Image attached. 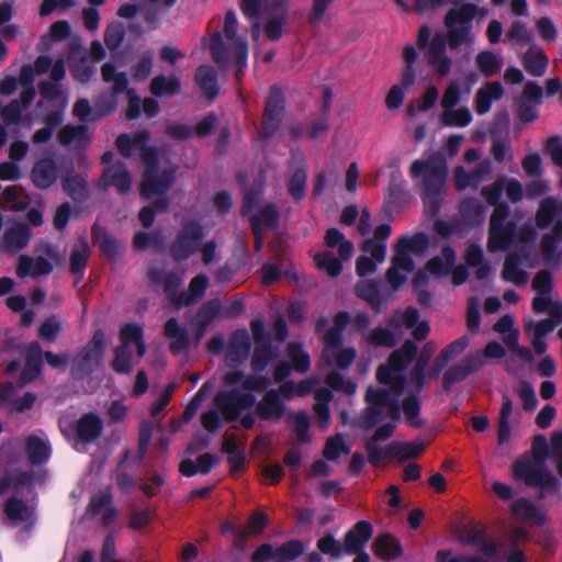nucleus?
<instances>
[{
	"label": "nucleus",
	"instance_id": "nucleus-30",
	"mask_svg": "<svg viewBox=\"0 0 562 562\" xmlns=\"http://www.w3.org/2000/svg\"><path fill=\"white\" fill-rule=\"evenodd\" d=\"M279 210L273 203H266L260 206L250 217L252 232L268 231L277 227L279 222Z\"/></svg>",
	"mask_w": 562,
	"mask_h": 562
},
{
	"label": "nucleus",
	"instance_id": "nucleus-58",
	"mask_svg": "<svg viewBox=\"0 0 562 562\" xmlns=\"http://www.w3.org/2000/svg\"><path fill=\"white\" fill-rule=\"evenodd\" d=\"M440 120L446 126L465 127L472 122L473 116L469 108L461 106L442 111Z\"/></svg>",
	"mask_w": 562,
	"mask_h": 562
},
{
	"label": "nucleus",
	"instance_id": "nucleus-37",
	"mask_svg": "<svg viewBox=\"0 0 562 562\" xmlns=\"http://www.w3.org/2000/svg\"><path fill=\"white\" fill-rule=\"evenodd\" d=\"M31 229L25 223H14L8 227L3 235V244L10 251L24 248L31 238Z\"/></svg>",
	"mask_w": 562,
	"mask_h": 562
},
{
	"label": "nucleus",
	"instance_id": "nucleus-21",
	"mask_svg": "<svg viewBox=\"0 0 562 562\" xmlns=\"http://www.w3.org/2000/svg\"><path fill=\"white\" fill-rule=\"evenodd\" d=\"M491 171L492 164L487 159L480 161L471 171H467L463 167H457L454 170L456 187L458 190L476 188Z\"/></svg>",
	"mask_w": 562,
	"mask_h": 562
},
{
	"label": "nucleus",
	"instance_id": "nucleus-63",
	"mask_svg": "<svg viewBox=\"0 0 562 562\" xmlns=\"http://www.w3.org/2000/svg\"><path fill=\"white\" fill-rule=\"evenodd\" d=\"M273 358V351L270 341H263L256 345L251 358V369L255 373L262 372Z\"/></svg>",
	"mask_w": 562,
	"mask_h": 562
},
{
	"label": "nucleus",
	"instance_id": "nucleus-14",
	"mask_svg": "<svg viewBox=\"0 0 562 562\" xmlns=\"http://www.w3.org/2000/svg\"><path fill=\"white\" fill-rule=\"evenodd\" d=\"M373 535L372 525L367 520L358 521L344 538V553L347 555L357 554L353 562H370V557L364 552L368 541Z\"/></svg>",
	"mask_w": 562,
	"mask_h": 562
},
{
	"label": "nucleus",
	"instance_id": "nucleus-36",
	"mask_svg": "<svg viewBox=\"0 0 562 562\" xmlns=\"http://www.w3.org/2000/svg\"><path fill=\"white\" fill-rule=\"evenodd\" d=\"M521 259L518 254H509L504 260L502 278L517 286L525 285L529 280V273L521 267Z\"/></svg>",
	"mask_w": 562,
	"mask_h": 562
},
{
	"label": "nucleus",
	"instance_id": "nucleus-22",
	"mask_svg": "<svg viewBox=\"0 0 562 562\" xmlns=\"http://www.w3.org/2000/svg\"><path fill=\"white\" fill-rule=\"evenodd\" d=\"M100 186H113L116 188L119 193H127L132 187V178L126 165L124 162L117 161L114 165L105 168L100 179Z\"/></svg>",
	"mask_w": 562,
	"mask_h": 562
},
{
	"label": "nucleus",
	"instance_id": "nucleus-9",
	"mask_svg": "<svg viewBox=\"0 0 562 562\" xmlns=\"http://www.w3.org/2000/svg\"><path fill=\"white\" fill-rule=\"evenodd\" d=\"M324 239L328 248L337 250L338 257H335L331 251H322L315 255V263L328 276L338 277L342 270L341 262L350 260L353 255V244L337 228L327 229Z\"/></svg>",
	"mask_w": 562,
	"mask_h": 562
},
{
	"label": "nucleus",
	"instance_id": "nucleus-8",
	"mask_svg": "<svg viewBox=\"0 0 562 562\" xmlns=\"http://www.w3.org/2000/svg\"><path fill=\"white\" fill-rule=\"evenodd\" d=\"M120 345L114 349L112 369L116 373L125 374L133 371V347L136 348V357L139 360L146 352L143 328L137 324H126L120 331Z\"/></svg>",
	"mask_w": 562,
	"mask_h": 562
},
{
	"label": "nucleus",
	"instance_id": "nucleus-32",
	"mask_svg": "<svg viewBox=\"0 0 562 562\" xmlns=\"http://www.w3.org/2000/svg\"><path fill=\"white\" fill-rule=\"evenodd\" d=\"M91 249L88 239L85 236H80L70 252V272L78 279H81L88 260L90 258Z\"/></svg>",
	"mask_w": 562,
	"mask_h": 562
},
{
	"label": "nucleus",
	"instance_id": "nucleus-53",
	"mask_svg": "<svg viewBox=\"0 0 562 562\" xmlns=\"http://www.w3.org/2000/svg\"><path fill=\"white\" fill-rule=\"evenodd\" d=\"M513 414V401L508 395L503 396V403L499 413L497 442L498 445L506 443L510 438V425L509 419Z\"/></svg>",
	"mask_w": 562,
	"mask_h": 562
},
{
	"label": "nucleus",
	"instance_id": "nucleus-17",
	"mask_svg": "<svg viewBox=\"0 0 562 562\" xmlns=\"http://www.w3.org/2000/svg\"><path fill=\"white\" fill-rule=\"evenodd\" d=\"M543 90L535 81H528L517 101V116L524 123L538 119V106L542 103Z\"/></svg>",
	"mask_w": 562,
	"mask_h": 562
},
{
	"label": "nucleus",
	"instance_id": "nucleus-44",
	"mask_svg": "<svg viewBox=\"0 0 562 562\" xmlns=\"http://www.w3.org/2000/svg\"><path fill=\"white\" fill-rule=\"evenodd\" d=\"M428 245V236L425 233H418L413 237L402 236L395 245V251L405 257H411V252L423 255L427 250Z\"/></svg>",
	"mask_w": 562,
	"mask_h": 562
},
{
	"label": "nucleus",
	"instance_id": "nucleus-16",
	"mask_svg": "<svg viewBox=\"0 0 562 562\" xmlns=\"http://www.w3.org/2000/svg\"><path fill=\"white\" fill-rule=\"evenodd\" d=\"M284 111V97L282 91L272 87L269 97L266 101V106L262 115L261 136L269 138L279 130Z\"/></svg>",
	"mask_w": 562,
	"mask_h": 562
},
{
	"label": "nucleus",
	"instance_id": "nucleus-5",
	"mask_svg": "<svg viewBox=\"0 0 562 562\" xmlns=\"http://www.w3.org/2000/svg\"><path fill=\"white\" fill-rule=\"evenodd\" d=\"M412 179L422 178L425 212L429 216H436L441 205V190L447 178L446 162L437 157L415 160L409 170Z\"/></svg>",
	"mask_w": 562,
	"mask_h": 562
},
{
	"label": "nucleus",
	"instance_id": "nucleus-31",
	"mask_svg": "<svg viewBox=\"0 0 562 562\" xmlns=\"http://www.w3.org/2000/svg\"><path fill=\"white\" fill-rule=\"evenodd\" d=\"M471 94V86L461 80H451L442 94L440 105L442 111L456 108L462 101H467Z\"/></svg>",
	"mask_w": 562,
	"mask_h": 562
},
{
	"label": "nucleus",
	"instance_id": "nucleus-51",
	"mask_svg": "<svg viewBox=\"0 0 562 562\" xmlns=\"http://www.w3.org/2000/svg\"><path fill=\"white\" fill-rule=\"evenodd\" d=\"M58 140L63 145L82 146L89 140L88 126L85 124L65 125L58 132Z\"/></svg>",
	"mask_w": 562,
	"mask_h": 562
},
{
	"label": "nucleus",
	"instance_id": "nucleus-20",
	"mask_svg": "<svg viewBox=\"0 0 562 562\" xmlns=\"http://www.w3.org/2000/svg\"><path fill=\"white\" fill-rule=\"evenodd\" d=\"M390 326L400 329L405 326L412 329L415 339L423 340L429 334V326L426 322H419V313L415 307H407L404 312H396L390 319Z\"/></svg>",
	"mask_w": 562,
	"mask_h": 562
},
{
	"label": "nucleus",
	"instance_id": "nucleus-13",
	"mask_svg": "<svg viewBox=\"0 0 562 562\" xmlns=\"http://www.w3.org/2000/svg\"><path fill=\"white\" fill-rule=\"evenodd\" d=\"M102 79L106 83H112V92L114 95L127 92L128 106L126 116L128 120H135L140 116V98L136 95L134 90H127L128 79L124 71H117L116 67L111 63H105L101 67Z\"/></svg>",
	"mask_w": 562,
	"mask_h": 562
},
{
	"label": "nucleus",
	"instance_id": "nucleus-24",
	"mask_svg": "<svg viewBox=\"0 0 562 562\" xmlns=\"http://www.w3.org/2000/svg\"><path fill=\"white\" fill-rule=\"evenodd\" d=\"M504 95V88L498 81H488L483 85L475 94L474 109L479 115L486 114L494 101H498Z\"/></svg>",
	"mask_w": 562,
	"mask_h": 562
},
{
	"label": "nucleus",
	"instance_id": "nucleus-47",
	"mask_svg": "<svg viewBox=\"0 0 562 562\" xmlns=\"http://www.w3.org/2000/svg\"><path fill=\"white\" fill-rule=\"evenodd\" d=\"M456 262V252L452 247L447 246L441 250L440 256L431 258L426 269L436 276H447Z\"/></svg>",
	"mask_w": 562,
	"mask_h": 562
},
{
	"label": "nucleus",
	"instance_id": "nucleus-62",
	"mask_svg": "<svg viewBox=\"0 0 562 562\" xmlns=\"http://www.w3.org/2000/svg\"><path fill=\"white\" fill-rule=\"evenodd\" d=\"M64 120V115H61L60 111H54L46 116L45 123L46 126L37 130L33 137L32 142L34 144H44L48 142L53 135V132L61 124Z\"/></svg>",
	"mask_w": 562,
	"mask_h": 562
},
{
	"label": "nucleus",
	"instance_id": "nucleus-52",
	"mask_svg": "<svg viewBox=\"0 0 562 562\" xmlns=\"http://www.w3.org/2000/svg\"><path fill=\"white\" fill-rule=\"evenodd\" d=\"M181 285V279L176 273H169L164 281V291L168 299L177 306H186L191 304V300L188 299V293H179Z\"/></svg>",
	"mask_w": 562,
	"mask_h": 562
},
{
	"label": "nucleus",
	"instance_id": "nucleus-35",
	"mask_svg": "<svg viewBox=\"0 0 562 562\" xmlns=\"http://www.w3.org/2000/svg\"><path fill=\"white\" fill-rule=\"evenodd\" d=\"M224 383L228 386H233L236 384H241L243 390H245V393H250L254 391H260L266 389L270 381L269 379L265 376H257V375H245L240 371H233L228 372L224 375Z\"/></svg>",
	"mask_w": 562,
	"mask_h": 562
},
{
	"label": "nucleus",
	"instance_id": "nucleus-64",
	"mask_svg": "<svg viewBox=\"0 0 562 562\" xmlns=\"http://www.w3.org/2000/svg\"><path fill=\"white\" fill-rule=\"evenodd\" d=\"M288 355L292 361V368L296 372L305 373L311 368L310 355L303 349L302 345L290 342L288 345Z\"/></svg>",
	"mask_w": 562,
	"mask_h": 562
},
{
	"label": "nucleus",
	"instance_id": "nucleus-46",
	"mask_svg": "<svg viewBox=\"0 0 562 562\" xmlns=\"http://www.w3.org/2000/svg\"><path fill=\"white\" fill-rule=\"evenodd\" d=\"M315 404L313 406L314 413L318 419V426L326 429L329 425V403L333 398L330 390L326 387L317 389L314 392Z\"/></svg>",
	"mask_w": 562,
	"mask_h": 562
},
{
	"label": "nucleus",
	"instance_id": "nucleus-6",
	"mask_svg": "<svg viewBox=\"0 0 562 562\" xmlns=\"http://www.w3.org/2000/svg\"><path fill=\"white\" fill-rule=\"evenodd\" d=\"M237 29L238 21L236 13L233 10H229L225 14L224 34L226 38L232 42L234 52L231 53L220 32H215L211 35L210 50L213 60L221 68H226L231 61H234L237 67L236 76L238 77L247 63L248 44L245 38L237 35Z\"/></svg>",
	"mask_w": 562,
	"mask_h": 562
},
{
	"label": "nucleus",
	"instance_id": "nucleus-34",
	"mask_svg": "<svg viewBox=\"0 0 562 562\" xmlns=\"http://www.w3.org/2000/svg\"><path fill=\"white\" fill-rule=\"evenodd\" d=\"M43 352L38 341H32L26 349L25 367L21 374L22 384L33 381L41 373Z\"/></svg>",
	"mask_w": 562,
	"mask_h": 562
},
{
	"label": "nucleus",
	"instance_id": "nucleus-55",
	"mask_svg": "<svg viewBox=\"0 0 562 562\" xmlns=\"http://www.w3.org/2000/svg\"><path fill=\"white\" fill-rule=\"evenodd\" d=\"M559 211V201L553 196L541 200L536 214V224L539 228H547L554 220Z\"/></svg>",
	"mask_w": 562,
	"mask_h": 562
},
{
	"label": "nucleus",
	"instance_id": "nucleus-39",
	"mask_svg": "<svg viewBox=\"0 0 562 562\" xmlns=\"http://www.w3.org/2000/svg\"><path fill=\"white\" fill-rule=\"evenodd\" d=\"M165 335L171 340L170 350L175 355L186 351L189 347V335L176 318H170L165 324Z\"/></svg>",
	"mask_w": 562,
	"mask_h": 562
},
{
	"label": "nucleus",
	"instance_id": "nucleus-56",
	"mask_svg": "<svg viewBox=\"0 0 562 562\" xmlns=\"http://www.w3.org/2000/svg\"><path fill=\"white\" fill-rule=\"evenodd\" d=\"M63 188L74 201L82 202L89 196L87 181L81 176H68L64 178Z\"/></svg>",
	"mask_w": 562,
	"mask_h": 562
},
{
	"label": "nucleus",
	"instance_id": "nucleus-10",
	"mask_svg": "<svg viewBox=\"0 0 562 562\" xmlns=\"http://www.w3.org/2000/svg\"><path fill=\"white\" fill-rule=\"evenodd\" d=\"M392 232L391 225L381 224L374 229V238L363 240L361 250L370 254L372 258L360 256L356 261V271L359 277H366L375 271L378 263H382L386 255V240Z\"/></svg>",
	"mask_w": 562,
	"mask_h": 562
},
{
	"label": "nucleus",
	"instance_id": "nucleus-38",
	"mask_svg": "<svg viewBox=\"0 0 562 562\" xmlns=\"http://www.w3.org/2000/svg\"><path fill=\"white\" fill-rule=\"evenodd\" d=\"M406 369L403 372L404 379H405V387L404 391L407 390L409 393L408 396H406L402 402V408L403 413L405 415L406 422L416 428H419L423 426V420L419 417V411H420V401L418 398V393L414 391L413 387L409 386V379H406Z\"/></svg>",
	"mask_w": 562,
	"mask_h": 562
},
{
	"label": "nucleus",
	"instance_id": "nucleus-60",
	"mask_svg": "<svg viewBox=\"0 0 562 562\" xmlns=\"http://www.w3.org/2000/svg\"><path fill=\"white\" fill-rule=\"evenodd\" d=\"M559 244L560 241L553 240L549 235L542 236L540 248L546 265L551 267L562 265V250L559 249Z\"/></svg>",
	"mask_w": 562,
	"mask_h": 562
},
{
	"label": "nucleus",
	"instance_id": "nucleus-12",
	"mask_svg": "<svg viewBox=\"0 0 562 562\" xmlns=\"http://www.w3.org/2000/svg\"><path fill=\"white\" fill-rule=\"evenodd\" d=\"M203 237V227L199 222H186L171 244L170 254L172 259L175 261L189 259L198 250Z\"/></svg>",
	"mask_w": 562,
	"mask_h": 562
},
{
	"label": "nucleus",
	"instance_id": "nucleus-18",
	"mask_svg": "<svg viewBox=\"0 0 562 562\" xmlns=\"http://www.w3.org/2000/svg\"><path fill=\"white\" fill-rule=\"evenodd\" d=\"M3 512L14 526L31 530L36 521L35 507L21 498L10 497L5 501Z\"/></svg>",
	"mask_w": 562,
	"mask_h": 562
},
{
	"label": "nucleus",
	"instance_id": "nucleus-54",
	"mask_svg": "<svg viewBox=\"0 0 562 562\" xmlns=\"http://www.w3.org/2000/svg\"><path fill=\"white\" fill-rule=\"evenodd\" d=\"M475 64L477 69L485 76L492 77L499 72L503 66L501 56L491 50H483L476 55Z\"/></svg>",
	"mask_w": 562,
	"mask_h": 562
},
{
	"label": "nucleus",
	"instance_id": "nucleus-11",
	"mask_svg": "<svg viewBox=\"0 0 562 562\" xmlns=\"http://www.w3.org/2000/svg\"><path fill=\"white\" fill-rule=\"evenodd\" d=\"M104 339V333L95 330L90 341L74 357L71 374L75 379L89 375L101 364L105 351Z\"/></svg>",
	"mask_w": 562,
	"mask_h": 562
},
{
	"label": "nucleus",
	"instance_id": "nucleus-43",
	"mask_svg": "<svg viewBox=\"0 0 562 562\" xmlns=\"http://www.w3.org/2000/svg\"><path fill=\"white\" fill-rule=\"evenodd\" d=\"M195 81L204 97L213 101L218 94L216 71L206 65H202L196 69Z\"/></svg>",
	"mask_w": 562,
	"mask_h": 562
},
{
	"label": "nucleus",
	"instance_id": "nucleus-59",
	"mask_svg": "<svg viewBox=\"0 0 562 562\" xmlns=\"http://www.w3.org/2000/svg\"><path fill=\"white\" fill-rule=\"evenodd\" d=\"M357 351L353 347L338 348L333 350V355L329 357H323L322 361L326 366L337 367L341 370L347 369L355 361Z\"/></svg>",
	"mask_w": 562,
	"mask_h": 562
},
{
	"label": "nucleus",
	"instance_id": "nucleus-26",
	"mask_svg": "<svg viewBox=\"0 0 562 562\" xmlns=\"http://www.w3.org/2000/svg\"><path fill=\"white\" fill-rule=\"evenodd\" d=\"M102 430L103 422L98 415L93 413L82 415L76 424L77 438L81 442L89 443L94 441L100 437Z\"/></svg>",
	"mask_w": 562,
	"mask_h": 562
},
{
	"label": "nucleus",
	"instance_id": "nucleus-41",
	"mask_svg": "<svg viewBox=\"0 0 562 562\" xmlns=\"http://www.w3.org/2000/svg\"><path fill=\"white\" fill-rule=\"evenodd\" d=\"M463 258L467 265L474 268L476 279L483 280L488 277L491 272V266L484 260L483 248L477 244H469Z\"/></svg>",
	"mask_w": 562,
	"mask_h": 562
},
{
	"label": "nucleus",
	"instance_id": "nucleus-57",
	"mask_svg": "<svg viewBox=\"0 0 562 562\" xmlns=\"http://www.w3.org/2000/svg\"><path fill=\"white\" fill-rule=\"evenodd\" d=\"M513 512L518 518L526 519L535 524H542L544 520V516L540 509L526 498L516 499L513 504Z\"/></svg>",
	"mask_w": 562,
	"mask_h": 562
},
{
	"label": "nucleus",
	"instance_id": "nucleus-29",
	"mask_svg": "<svg viewBox=\"0 0 562 562\" xmlns=\"http://www.w3.org/2000/svg\"><path fill=\"white\" fill-rule=\"evenodd\" d=\"M413 270L414 261L412 257H405L395 251L392 258V266L386 272V279L394 289H397L406 281L408 273Z\"/></svg>",
	"mask_w": 562,
	"mask_h": 562
},
{
	"label": "nucleus",
	"instance_id": "nucleus-2",
	"mask_svg": "<svg viewBox=\"0 0 562 562\" xmlns=\"http://www.w3.org/2000/svg\"><path fill=\"white\" fill-rule=\"evenodd\" d=\"M446 0H415V10L425 12L441 7ZM454 5L445 15L443 24L447 32H436L430 38L431 31L428 25L420 26L417 36V46L425 48L427 65L440 77L447 76L453 61L448 55V47L456 52L462 46L474 43L472 33L473 20L477 13V5L465 0H447Z\"/></svg>",
	"mask_w": 562,
	"mask_h": 562
},
{
	"label": "nucleus",
	"instance_id": "nucleus-15",
	"mask_svg": "<svg viewBox=\"0 0 562 562\" xmlns=\"http://www.w3.org/2000/svg\"><path fill=\"white\" fill-rule=\"evenodd\" d=\"M255 396L250 393H243L235 387L227 392H222L215 397V406L220 409L226 422L237 419L240 412L250 408L255 404Z\"/></svg>",
	"mask_w": 562,
	"mask_h": 562
},
{
	"label": "nucleus",
	"instance_id": "nucleus-4",
	"mask_svg": "<svg viewBox=\"0 0 562 562\" xmlns=\"http://www.w3.org/2000/svg\"><path fill=\"white\" fill-rule=\"evenodd\" d=\"M504 190V183L496 181L483 187L482 196L495 209L490 218L487 249L491 252L507 250L512 245L517 247L530 246L537 238V231L531 218L521 223L522 213L515 212L510 216L507 204H497Z\"/></svg>",
	"mask_w": 562,
	"mask_h": 562
},
{
	"label": "nucleus",
	"instance_id": "nucleus-1",
	"mask_svg": "<svg viewBox=\"0 0 562 562\" xmlns=\"http://www.w3.org/2000/svg\"><path fill=\"white\" fill-rule=\"evenodd\" d=\"M417 346L412 340L394 350L386 363L379 366L376 380L389 389L368 387L366 401L368 407L359 418L362 428L370 429L382 423L369 440L384 441L391 437L395 422L400 418V396L404 393L405 379L403 372L413 361Z\"/></svg>",
	"mask_w": 562,
	"mask_h": 562
},
{
	"label": "nucleus",
	"instance_id": "nucleus-3",
	"mask_svg": "<svg viewBox=\"0 0 562 562\" xmlns=\"http://www.w3.org/2000/svg\"><path fill=\"white\" fill-rule=\"evenodd\" d=\"M149 139L150 134L147 131H139L133 137L121 134L116 138V146L122 156L130 158L134 150L138 151L140 161L146 167L140 183V194L145 200H153V206H144L138 214L139 221L146 228L153 225L156 213L168 210L169 200L166 193L175 181L173 168L158 172V154L155 147L148 145Z\"/></svg>",
	"mask_w": 562,
	"mask_h": 562
},
{
	"label": "nucleus",
	"instance_id": "nucleus-28",
	"mask_svg": "<svg viewBox=\"0 0 562 562\" xmlns=\"http://www.w3.org/2000/svg\"><path fill=\"white\" fill-rule=\"evenodd\" d=\"M53 266L44 257H37L35 259L22 255L19 258L16 267V274L20 278L32 277L38 278L41 276H47L52 272Z\"/></svg>",
	"mask_w": 562,
	"mask_h": 562
},
{
	"label": "nucleus",
	"instance_id": "nucleus-7",
	"mask_svg": "<svg viewBox=\"0 0 562 562\" xmlns=\"http://www.w3.org/2000/svg\"><path fill=\"white\" fill-rule=\"evenodd\" d=\"M547 449V439L543 436H537L533 441V451L539 462L517 460L513 465V474L516 479L522 480L528 486L539 487V498L555 494L559 490L558 480L543 465Z\"/></svg>",
	"mask_w": 562,
	"mask_h": 562
},
{
	"label": "nucleus",
	"instance_id": "nucleus-25",
	"mask_svg": "<svg viewBox=\"0 0 562 562\" xmlns=\"http://www.w3.org/2000/svg\"><path fill=\"white\" fill-rule=\"evenodd\" d=\"M436 350V345L428 341L422 349L416 363L409 374V386L416 392H420L426 383L425 370Z\"/></svg>",
	"mask_w": 562,
	"mask_h": 562
},
{
	"label": "nucleus",
	"instance_id": "nucleus-42",
	"mask_svg": "<svg viewBox=\"0 0 562 562\" xmlns=\"http://www.w3.org/2000/svg\"><path fill=\"white\" fill-rule=\"evenodd\" d=\"M372 548L374 554L385 561L394 560L403 553L398 540L389 533L378 536Z\"/></svg>",
	"mask_w": 562,
	"mask_h": 562
},
{
	"label": "nucleus",
	"instance_id": "nucleus-49",
	"mask_svg": "<svg viewBox=\"0 0 562 562\" xmlns=\"http://www.w3.org/2000/svg\"><path fill=\"white\" fill-rule=\"evenodd\" d=\"M38 92L43 99L55 102L58 108L56 111H60L64 115L68 98L58 82L44 80L38 85Z\"/></svg>",
	"mask_w": 562,
	"mask_h": 562
},
{
	"label": "nucleus",
	"instance_id": "nucleus-45",
	"mask_svg": "<svg viewBox=\"0 0 562 562\" xmlns=\"http://www.w3.org/2000/svg\"><path fill=\"white\" fill-rule=\"evenodd\" d=\"M25 450L32 464H42L46 462L50 454L48 442L36 435L26 438Z\"/></svg>",
	"mask_w": 562,
	"mask_h": 562
},
{
	"label": "nucleus",
	"instance_id": "nucleus-50",
	"mask_svg": "<svg viewBox=\"0 0 562 562\" xmlns=\"http://www.w3.org/2000/svg\"><path fill=\"white\" fill-rule=\"evenodd\" d=\"M424 449L425 445L420 441H393L389 445V453L392 458L397 459L398 461H406L416 458Z\"/></svg>",
	"mask_w": 562,
	"mask_h": 562
},
{
	"label": "nucleus",
	"instance_id": "nucleus-33",
	"mask_svg": "<svg viewBox=\"0 0 562 562\" xmlns=\"http://www.w3.org/2000/svg\"><path fill=\"white\" fill-rule=\"evenodd\" d=\"M521 63L529 75L541 77L547 71L549 58L542 48L532 44L522 55Z\"/></svg>",
	"mask_w": 562,
	"mask_h": 562
},
{
	"label": "nucleus",
	"instance_id": "nucleus-61",
	"mask_svg": "<svg viewBox=\"0 0 562 562\" xmlns=\"http://www.w3.org/2000/svg\"><path fill=\"white\" fill-rule=\"evenodd\" d=\"M364 341L373 347L392 348L396 345L395 335L387 328L378 326L364 334Z\"/></svg>",
	"mask_w": 562,
	"mask_h": 562
},
{
	"label": "nucleus",
	"instance_id": "nucleus-48",
	"mask_svg": "<svg viewBox=\"0 0 562 562\" xmlns=\"http://www.w3.org/2000/svg\"><path fill=\"white\" fill-rule=\"evenodd\" d=\"M181 90V81L177 76L158 75L150 82V92L156 97H171Z\"/></svg>",
	"mask_w": 562,
	"mask_h": 562
},
{
	"label": "nucleus",
	"instance_id": "nucleus-27",
	"mask_svg": "<svg viewBox=\"0 0 562 562\" xmlns=\"http://www.w3.org/2000/svg\"><path fill=\"white\" fill-rule=\"evenodd\" d=\"M58 170L55 161L49 158L38 160L32 169L31 178L38 189L49 188L57 179Z\"/></svg>",
	"mask_w": 562,
	"mask_h": 562
},
{
	"label": "nucleus",
	"instance_id": "nucleus-19",
	"mask_svg": "<svg viewBox=\"0 0 562 562\" xmlns=\"http://www.w3.org/2000/svg\"><path fill=\"white\" fill-rule=\"evenodd\" d=\"M251 344L246 329H239L232 334L226 349L225 361L228 367L237 368L249 357Z\"/></svg>",
	"mask_w": 562,
	"mask_h": 562
},
{
	"label": "nucleus",
	"instance_id": "nucleus-23",
	"mask_svg": "<svg viewBox=\"0 0 562 562\" xmlns=\"http://www.w3.org/2000/svg\"><path fill=\"white\" fill-rule=\"evenodd\" d=\"M256 412L261 419L278 422L285 412V405L277 390H269L257 404Z\"/></svg>",
	"mask_w": 562,
	"mask_h": 562
},
{
	"label": "nucleus",
	"instance_id": "nucleus-40",
	"mask_svg": "<svg viewBox=\"0 0 562 562\" xmlns=\"http://www.w3.org/2000/svg\"><path fill=\"white\" fill-rule=\"evenodd\" d=\"M177 0H146L142 7V12L149 29L159 27L161 16L175 5Z\"/></svg>",
	"mask_w": 562,
	"mask_h": 562
}]
</instances>
